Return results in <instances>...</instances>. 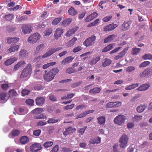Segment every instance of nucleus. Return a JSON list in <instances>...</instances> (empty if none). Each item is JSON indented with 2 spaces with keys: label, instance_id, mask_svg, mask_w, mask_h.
Segmentation results:
<instances>
[{
  "label": "nucleus",
  "instance_id": "obj_1",
  "mask_svg": "<svg viewBox=\"0 0 152 152\" xmlns=\"http://www.w3.org/2000/svg\"><path fill=\"white\" fill-rule=\"evenodd\" d=\"M62 49L61 47L57 48L52 47L48 49V51L45 54L42 56H39L36 58V60L37 61H40L43 58H45L49 57L52 54Z\"/></svg>",
  "mask_w": 152,
  "mask_h": 152
},
{
  "label": "nucleus",
  "instance_id": "obj_2",
  "mask_svg": "<svg viewBox=\"0 0 152 152\" xmlns=\"http://www.w3.org/2000/svg\"><path fill=\"white\" fill-rule=\"evenodd\" d=\"M59 71V69L55 68H53L47 73L44 75V79L47 82L52 80L54 78L55 75L58 74Z\"/></svg>",
  "mask_w": 152,
  "mask_h": 152
},
{
  "label": "nucleus",
  "instance_id": "obj_3",
  "mask_svg": "<svg viewBox=\"0 0 152 152\" xmlns=\"http://www.w3.org/2000/svg\"><path fill=\"white\" fill-rule=\"evenodd\" d=\"M126 119V117L123 115H120L115 117L114 119V123L116 124L122 126L124 124L125 120Z\"/></svg>",
  "mask_w": 152,
  "mask_h": 152
},
{
  "label": "nucleus",
  "instance_id": "obj_4",
  "mask_svg": "<svg viewBox=\"0 0 152 152\" xmlns=\"http://www.w3.org/2000/svg\"><path fill=\"white\" fill-rule=\"evenodd\" d=\"M31 65L30 64H27L26 68L22 71L20 75L21 78L29 77L32 71Z\"/></svg>",
  "mask_w": 152,
  "mask_h": 152
},
{
  "label": "nucleus",
  "instance_id": "obj_5",
  "mask_svg": "<svg viewBox=\"0 0 152 152\" xmlns=\"http://www.w3.org/2000/svg\"><path fill=\"white\" fill-rule=\"evenodd\" d=\"M129 138L125 134H124L119 140L120 147L122 148H125L128 145Z\"/></svg>",
  "mask_w": 152,
  "mask_h": 152
},
{
  "label": "nucleus",
  "instance_id": "obj_6",
  "mask_svg": "<svg viewBox=\"0 0 152 152\" xmlns=\"http://www.w3.org/2000/svg\"><path fill=\"white\" fill-rule=\"evenodd\" d=\"M41 38V35L37 33H36L31 35L28 38L27 41L30 43H36Z\"/></svg>",
  "mask_w": 152,
  "mask_h": 152
},
{
  "label": "nucleus",
  "instance_id": "obj_7",
  "mask_svg": "<svg viewBox=\"0 0 152 152\" xmlns=\"http://www.w3.org/2000/svg\"><path fill=\"white\" fill-rule=\"evenodd\" d=\"M96 40V37L93 35L86 39L83 42V44L86 47L91 46L94 44Z\"/></svg>",
  "mask_w": 152,
  "mask_h": 152
},
{
  "label": "nucleus",
  "instance_id": "obj_8",
  "mask_svg": "<svg viewBox=\"0 0 152 152\" xmlns=\"http://www.w3.org/2000/svg\"><path fill=\"white\" fill-rule=\"evenodd\" d=\"M42 149L41 144L39 143L34 142L30 147V149L32 152H37Z\"/></svg>",
  "mask_w": 152,
  "mask_h": 152
},
{
  "label": "nucleus",
  "instance_id": "obj_9",
  "mask_svg": "<svg viewBox=\"0 0 152 152\" xmlns=\"http://www.w3.org/2000/svg\"><path fill=\"white\" fill-rule=\"evenodd\" d=\"M147 75L151 76L152 75V66L151 67L145 69L140 74V76L142 77Z\"/></svg>",
  "mask_w": 152,
  "mask_h": 152
},
{
  "label": "nucleus",
  "instance_id": "obj_10",
  "mask_svg": "<svg viewBox=\"0 0 152 152\" xmlns=\"http://www.w3.org/2000/svg\"><path fill=\"white\" fill-rule=\"evenodd\" d=\"M22 32L25 34H29L32 31L31 26L28 24H23L21 28Z\"/></svg>",
  "mask_w": 152,
  "mask_h": 152
},
{
  "label": "nucleus",
  "instance_id": "obj_11",
  "mask_svg": "<svg viewBox=\"0 0 152 152\" xmlns=\"http://www.w3.org/2000/svg\"><path fill=\"white\" fill-rule=\"evenodd\" d=\"M63 33V31L61 28H57L54 35V39H57L61 36Z\"/></svg>",
  "mask_w": 152,
  "mask_h": 152
},
{
  "label": "nucleus",
  "instance_id": "obj_12",
  "mask_svg": "<svg viewBox=\"0 0 152 152\" xmlns=\"http://www.w3.org/2000/svg\"><path fill=\"white\" fill-rule=\"evenodd\" d=\"M117 27V25L113 23L110 24L105 26L103 28V31H112Z\"/></svg>",
  "mask_w": 152,
  "mask_h": 152
},
{
  "label": "nucleus",
  "instance_id": "obj_13",
  "mask_svg": "<svg viewBox=\"0 0 152 152\" xmlns=\"http://www.w3.org/2000/svg\"><path fill=\"white\" fill-rule=\"evenodd\" d=\"M97 15V13L96 12H94L88 16L85 19V21L86 22H90L96 17Z\"/></svg>",
  "mask_w": 152,
  "mask_h": 152
},
{
  "label": "nucleus",
  "instance_id": "obj_14",
  "mask_svg": "<svg viewBox=\"0 0 152 152\" xmlns=\"http://www.w3.org/2000/svg\"><path fill=\"white\" fill-rule=\"evenodd\" d=\"M17 59L18 58L16 57L11 58L6 60L5 61L4 64L7 66L10 65L17 61Z\"/></svg>",
  "mask_w": 152,
  "mask_h": 152
},
{
  "label": "nucleus",
  "instance_id": "obj_15",
  "mask_svg": "<svg viewBox=\"0 0 152 152\" xmlns=\"http://www.w3.org/2000/svg\"><path fill=\"white\" fill-rule=\"evenodd\" d=\"M7 94L5 92H2L0 93V102L4 103L7 99Z\"/></svg>",
  "mask_w": 152,
  "mask_h": 152
},
{
  "label": "nucleus",
  "instance_id": "obj_16",
  "mask_svg": "<svg viewBox=\"0 0 152 152\" xmlns=\"http://www.w3.org/2000/svg\"><path fill=\"white\" fill-rule=\"evenodd\" d=\"M111 60L107 58L103 59L102 62V65L103 67H105L110 65L111 63Z\"/></svg>",
  "mask_w": 152,
  "mask_h": 152
},
{
  "label": "nucleus",
  "instance_id": "obj_17",
  "mask_svg": "<svg viewBox=\"0 0 152 152\" xmlns=\"http://www.w3.org/2000/svg\"><path fill=\"white\" fill-rule=\"evenodd\" d=\"M7 43H16L19 40V39L18 38L10 37H9L7 39Z\"/></svg>",
  "mask_w": 152,
  "mask_h": 152
},
{
  "label": "nucleus",
  "instance_id": "obj_18",
  "mask_svg": "<svg viewBox=\"0 0 152 152\" xmlns=\"http://www.w3.org/2000/svg\"><path fill=\"white\" fill-rule=\"evenodd\" d=\"M93 111H94L93 110H89L85 111V112L82 113L80 114L77 115L76 117V119H77L78 118L84 117L87 114L92 113Z\"/></svg>",
  "mask_w": 152,
  "mask_h": 152
},
{
  "label": "nucleus",
  "instance_id": "obj_19",
  "mask_svg": "<svg viewBox=\"0 0 152 152\" xmlns=\"http://www.w3.org/2000/svg\"><path fill=\"white\" fill-rule=\"evenodd\" d=\"M101 138L99 137H97L94 139H91L89 140V143L90 144H98L100 143Z\"/></svg>",
  "mask_w": 152,
  "mask_h": 152
},
{
  "label": "nucleus",
  "instance_id": "obj_20",
  "mask_svg": "<svg viewBox=\"0 0 152 152\" xmlns=\"http://www.w3.org/2000/svg\"><path fill=\"white\" fill-rule=\"evenodd\" d=\"M78 28L77 27H74L70 29L66 32V35L67 37H69L74 34L77 30Z\"/></svg>",
  "mask_w": 152,
  "mask_h": 152
},
{
  "label": "nucleus",
  "instance_id": "obj_21",
  "mask_svg": "<svg viewBox=\"0 0 152 152\" xmlns=\"http://www.w3.org/2000/svg\"><path fill=\"white\" fill-rule=\"evenodd\" d=\"M77 40V39L76 37H74L71 40H69L68 43L66 44V46L68 48L71 47L76 43Z\"/></svg>",
  "mask_w": 152,
  "mask_h": 152
},
{
  "label": "nucleus",
  "instance_id": "obj_22",
  "mask_svg": "<svg viewBox=\"0 0 152 152\" xmlns=\"http://www.w3.org/2000/svg\"><path fill=\"white\" fill-rule=\"evenodd\" d=\"M149 85L148 84H144L142 85L139 87H138L137 90L139 91H145L147 90L149 88Z\"/></svg>",
  "mask_w": 152,
  "mask_h": 152
},
{
  "label": "nucleus",
  "instance_id": "obj_23",
  "mask_svg": "<svg viewBox=\"0 0 152 152\" xmlns=\"http://www.w3.org/2000/svg\"><path fill=\"white\" fill-rule=\"evenodd\" d=\"M139 85V83L133 84L129 86H126L125 89L126 90H130L137 87Z\"/></svg>",
  "mask_w": 152,
  "mask_h": 152
},
{
  "label": "nucleus",
  "instance_id": "obj_24",
  "mask_svg": "<svg viewBox=\"0 0 152 152\" xmlns=\"http://www.w3.org/2000/svg\"><path fill=\"white\" fill-rule=\"evenodd\" d=\"M19 55L20 58H23L27 57L28 53L25 50L22 49L20 51Z\"/></svg>",
  "mask_w": 152,
  "mask_h": 152
},
{
  "label": "nucleus",
  "instance_id": "obj_25",
  "mask_svg": "<svg viewBox=\"0 0 152 152\" xmlns=\"http://www.w3.org/2000/svg\"><path fill=\"white\" fill-rule=\"evenodd\" d=\"M74 58L71 56H69L64 59L61 61V64L63 65L69 63Z\"/></svg>",
  "mask_w": 152,
  "mask_h": 152
},
{
  "label": "nucleus",
  "instance_id": "obj_26",
  "mask_svg": "<svg viewBox=\"0 0 152 152\" xmlns=\"http://www.w3.org/2000/svg\"><path fill=\"white\" fill-rule=\"evenodd\" d=\"M45 102V99L43 97H39L37 98L36 102L37 105L41 106Z\"/></svg>",
  "mask_w": 152,
  "mask_h": 152
},
{
  "label": "nucleus",
  "instance_id": "obj_27",
  "mask_svg": "<svg viewBox=\"0 0 152 152\" xmlns=\"http://www.w3.org/2000/svg\"><path fill=\"white\" fill-rule=\"evenodd\" d=\"M19 48V46L18 45H16L15 46H12L8 49V51L9 52L11 53L12 52H15L17 51Z\"/></svg>",
  "mask_w": 152,
  "mask_h": 152
},
{
  "label": "nucleus",
  "instance_id": "obj_28",
  "mask_svg": "<svg viewBox=\"0 0 152 152\" xmlns=\"http://www.w3.org/2000/svg\"><path fill=\"white\" fill-rule=\"evenodd\" d=\"M28 112V110L25 107L20 108L19 110V113L20 115H24Z\"/></svg>",
  "mask_w": 152,
  "mask_h": 152
},
{
  "label": "nucleus",
  "instance_id": "obj_29",
  "mask_svg": "<svg viewBox=\"0 0 152 152\" xmlns=\"http://www.w3.org/2000/svg\"><path fill=\"white\" fill-rule=\"evenodd\" d=\"M146 108V106L144 104H140L137 106L136 109L137 111L139 113L143 112Z\"/></svg>",
  "mask_w": 152,
  "mask_h": 152
},
{
  "label": "nucleus",
  "instance_id": "obj_30",
  "mask_svg": "<svg viewBox=\"0 0 152 152\" xmlns=\"http://www.w3.org/2000/svg\"><path fill=\"white\" fill-rule=\"evenodd\" d=\"M115 37V35H111L108 37L105 38L104 39V42L105 43H107L113 40Z\"/></svg>",
  "mask_w": 152,
  "mask_h": 152
},
{
  "label": "nucleus",
  "instance_id": "obj_31",
  "mask_svg": "<svg viewBox=\"0 0 152 152\" xmlns=\"http://www.w3.org/2000/svg\"><path fill=\"white\" fill-rule=\"evenodd\" d=\"M28 138L26 136L22 137L20 139V142L22 144H25L28 141Z\"/></svg>",
  "mask_w": 152,
  "mask_h": 152
},
{
  "label": "nucleus",
  "instance_id": "obj_32",
  "mask_svg": "<svg viewBox=\"0 0 152 152\" xmlns=\"http://www.w3.org/2000/svg\"><path fill=\"white\" fill-rule=\"evenodd\" d=\"M56 64V62H53L50 63H48L46 64H45L42 66L43 69H45L48 68L49 67L53 66L55 65Z\"/></svg>",
  "mask_w": 152,
  "mask_h": 152
},
{
  "label": "nucleus",
  "instance_id": "obj_33",
  "mask_svg": "<svg viewBox=\"0 0 152 152\" xmlns=\"http://www.w3.org/2000/svg\"><path fill=\"white\" fill-rule=\"evenodd\" d=\"M114 46V45L113 44H110L105 47L102 49L103 52H106L113 48Z\"/></svg>",
  "mask_w": 152,
  "mask_h": 152
},
{
  "label": "nucleus",
  "instance_id": "obj_34",
  "mask_svg": "<svg viewBox=\"0 0 152 152\" xmlns=\"http://www.w3.org/2000/svg\"><path fill=\"white\" fill-rule=\"evenodd\" d=\"M129 24L125 22L122 24L121 28L122 30L125 31L128 29L129 28Z\"/></svg>",
  "mask_w": 152,
  "mask_h": 152
},
{
  "label": "nucleus",
  "instance_id": "obj_35",
  "mask_svg": "<svg viewBox=\"0 0 152 152\" xmlns=\"http://www.w3.org/2000/svg\"><path fill=\"white\" fill-rule=\"evenodd\" d=\"M100 90V89L99 88H94L90 89L89 91V92L91 94L98 93L99 92Z\"/></svg>",
  "mask_w": 152,
  "mask_h": 152
},
{
  "label": "nucleus",
  "instance_id": "obj_36",
  "mask_svg": "<svg viewBox=\"0 0 152 152\" xmlns=\"http://www.w3.org/2000/svg\"><path fill=\"white\" fill-rule=\"evenodd\" d=\"M100 57L99 56L92 58L90 63V64L92 65L96 64L100 60Z\"/></svg>",
  "mask_w": 152,
  "mask_h": 152
},
{
  "label": "nucleus",
  "instance_id": "obj_37",
  "mask_svg": "<svg viewBox=\"0 0 152 152\" xmlns=\"http://www.w3.org/2000/svg\"><path fill=\"white\" fill-rule=\"evenodd\" d=\"M4 18L6 20L10 21L13 19V15L12 14H8L4 16Z\"/></svg>",
  "mask_w": 152,
  "mask_h": 152
},
{
  "label": "nucleus",
  "instance_id": "obj_38",
  "mask_svg": "<svg viewBox=\"0 0 152 152\" xmlns=\"http://www.w3.org/2000/svg\"><path fill=\"white\" fill-rule=\"evenodd\" d=\"M98 123L100 124H103L105 121V118L103 116H100L97 118Z\"/></svg>",
  "mask_w": 152,
  "mask_h": 152
},
{
  "label": "nucleus",
  "instance_id": "obj_39",
  "mask_svg": "<svg viewBox=\"0 0 152 152\" xmlns=\"http://www.w3.org/2000/svg\"><path fill=\"white\" fill-rule=\"evenodd\" d=\"M68 12L69 15L73 16L77 13V12L75 11L72 7H70L68 10Z\"/></svg>",
  "mask_w": 152,
  "mask_h": 152
},
{
  "label": "nucleus",
  "instance_id": "obj_40",
  "mask_svg": "<svg viewBox=\"0 0 152 152\" xmlns=\"http://www.w3.org/2000/svg\"><path fill=\"white\" fill-rule=\"evenodd\" d=\"M45 46V45L44 44H40L36 47V51L38 52L42 51L44 48Z\"/></svg>",
  "mask_w": 152,
  "mask_h": 152
},
{
  "label": "nucleus",
  "instance_id": "obj_41",
  "mask_svg": "<svg viewBox=\"0 0 152 152\" xmlns=\"http://www.w3.org/2000/svg\"><path fill=\"white\" fill-rule=\"evenodd\" d=\"M135 69V67L133 66H129L126 69V72L128 73H130L134 71Z\"/></svg>",
  "mask_w": 152,
  "mask_h": 152
},
{
  "label": "nucleus",
  "instance_id": "obj_42",
  "mask_svg": "<svg viewBox=\"0 0 152 152\" xmlns=\"http://www.w3.org/2000/svg\"><path fill=\"white\" fill-rule=\"evenodd\" d=\"M8 94L10 97L16 96L17 94L16 91L14 89H11L9 92Z\"/></svg>",
  "mask_w": 152,
  "mask_h": 152
},
{
  "label": "nucleus",
  "instance_id": "obj_43",
  "mask_svg": "<svg viewBox=\"0 0 152 152\" xmlns=\"http://www.w3.org/2000/svg\"><path fill=\"white\" fill-rule=\"evenodd\" d=\"M43 111V109L41 108H38L35 109L33 111V113L34 114H39L42 113Z\"/></svg>",
  "mask_w": 152,
  "mask_h": 152
},
{
  "label": "nucleus",
  "instance_id": "obj_44",
  "mask_svg": "<svg viewBox=\"0 0 152 152\" xmlns=\"http://www.w3.org/2000/svg\"><path fill=\"white\" fill-rule=\"evenodd\" d=\"M141 49L137 48H133L132 49V53L133 55H136L140 51Z\"/></svg>",
  "mask_w": 152,
  "mask_h": 152
},
{
  "label": "nucleus",
  "instance_id": "obj_45",
  "mask_svg": "<svg viewBox=\"0 0 152 152\" xmlns=\"http://www.w3.org/2000/svg\"><path fill=\"white\" fill-rule=\"evenodd\" d=\"M142 58L145 60H151L152 59V55L150 54H147L144 55Z\"/></svg>",
  "mask_w": 152,
  "mask_h": 152
},
{
  "label": "nucleus",
  "instance_id": "obj_46",
  "mask_svg": "<svg viewBox=\"0 0 152 152\" xmlns=\"http://www.w3.org/2000/svg\"><path fill=\"white\" fill-rule=\"evenodd\" d=\"M72 19L68 18L64 20L62 22V24L65 26H66L69 24L72 21Z\"/></svg>",
  "mask_w": 152,
  "mask_h": 152
},
{
  "label": "nucleus",
  "instance_id": "obj_47",
  "mask_svg": "<svg viewBox=\"0 0 152 152\" xmlns=\"http://www.w3.org/2000/svg\"><path fill=\"white\" fill-rule=\"evenodd\" d=\"M53 144V142L52 141H48L44 143L43 145L45 148H48L51 146Z\"/></svg>",
  "mask_w": 152,
  "mask_h": 152
},
{
  "label": "nucleus",
  "instance_id": "obj_48",
  "mask_svg": "<svg viewBox=\"0 0 152 152\" xmlns=\"http://www.w3.org/2000/svg\"><path fill=\"white\" fill-rule=\"evenodd\" d=\"M61 20V18H56L52 22V24L53 25H56L58 24Z\"/></svg>",
  "mask_w": 152,
  "mask_h": 152
},
{
  "label": "nucleus",
  "instance_id": "obj_49",
  "mask_svg": "<svg viewBox=\"0 0 152 152\" xmlns=\"http://www.w3.org/2000/svg\"><path fill=\"white\" fill-rule=\"evenodd\" d=\"M150 64V62L149 61H145L142 62L139 65V67L141 68L142 67H145L148 65Z\"/></svg>",
  "mask_w": 152,
  "mask_h": 152
},
{
  "label": "nucleus",
  "instance_id": "obj_50",
  "mask_svg": "<svg viewBox=\"0 0 152 152\" xmlns=\"http://www.w3.org/2000/svg\"><path fill=\"white\" fill-rule=\"evenodd\" d=\"M26 102L28 105L32 106L34 104V101L32 99H29L26 100Z\"/></svg>",
  "mask_w": 152,
  "mask_h": 152
},
{
  "label": "nucleus",
  "instance_id": "obj_51",
  "mask_svg": "<svg viewBox=\"0 0 152 152\" xmlns=\"http://www.w3.org/2000/svg\"><path fill=\"white\" fill-rule=\"evenodd\" d=\"M58 121L57 119H56L54 118H49L47 121V123L48 124H53L55 123Z\"/></svg>",
  "mask_w": 152,
  "mask_h": 152
},
{
  "label": "nucleus",
  "instance_id": "obj_52",
  "mask_svg": "<svg viewBox=\"0 0 152 152\" xmlns=\"http://www.w3.org/2000/svg\"><path fill=\"white\" fill-rule=\"evenodd\" d=\"M128 50V48H126L118 54L121 58H122L124 57V56Z\"/></svg>",
  "mask_w": 152,
  "mask_h": 152
},
{
  "label": "nucleus",
  "instance_id": "obj_53",
  "mask_svg": "<svg viewBox=\"0 0 152 152\" xmlns=\"http://www.w3.org/2000/svg\"><path fill=\"white\" fill-rule=\"evenodd\" d=\"M52 30L51 28H49L46 30L45 32V36H49L52 33Z\"/></svg>",
  "mask_w": 152,
  "mask_h": 152
},
{
  "label": "nucleus",
  "instance_id": "obj_54",
  "mask_svg": "<svg viewBox=\"0 0 152 152\" xmlns=\"http://www.w3.org/2000/svg\"><path fill=\"white\" fill-rule=\"evenodd\" d=\"M148 143L146 141H143L142 143L140 145V148H145L148 146Z\"/></svg>",
  "mask_w": 152,
  "mask_h": 152
},
{
  "label": "nucleus",
  "instance_id": "obj_55",
  "mask_svg": "<svg viewBox=\"0 0 152 152\" xmlns=\"http://www.w3.org/2000/svg\"><path fill=\"white\" fill-rule=\"evenodd\" d=\"M113 104V102H109L106 104L105 107L107 108L114 107Z\"/></svg>",
  "mask_w": 152,
  "mask_h": 152
},
{
  "label": "nucleus",
  "instance_id": "obj_56",
  "mask_svg": "<svg viewBox=\"0 0 152 152\" xmlns=\"http://www.w3.org/2000/svg\"><path fill=\"white\" fill-rule=\"evenodd\" d=\"M9 87V84L7 83H3L1 84V87L4 90H7Z\"/></svg>",
  "mask_w": 152,
  "mask_h": 152
},
{
  "label": "nucleus",
  "instance_id": "obj_57",
  "mask_svg": "<svg viewBox=\"0 0 152 152\" xmlns=\"http://www.w3.org/2000/svg\"><path fill=\"white\" fill-rule=\"evenodd\" d=\"M112 18V16L111 15L108 16L104 18L102 20L104 22H107L109 21Z\"/></svg>",
  "mask_w": 152,
  "mask_h": 152
},
{
  "label": "nucleus",
  "instance_id": "obj_58",
  "mask_svg": "<svg viewBox=\"0 0 152 152\" xmlns=\"http://www.w3.org/2000/svg\"><path fill=\"white\" fill-rule=\"evenodd\" d=\"M114 107H118L120 106L121 105V102H113Z\"/></svg>",
  "mask_w": 152,
  "mask_h": 152
},
{
  "label": "nucleus",
  "instance_id": "obj_59",
  "mask_svg": "<svg viewBox=\"0 0 152 152\" xmlns=\"http://www.w3.org/2000/svg\"><path fill=\"white\" fill-rule=\"evenodd\" d=\"M76 72L75 70H74L72 68H68L66 70V73L71 74L72 73L74 72Z\"/></svg>",
  "mask_w": 152,
  "mask_h": 152
},
{
  "label": "nucleus",
  "instance_id": "obj_60",
  "mask_svg": "<svg viewBox=\"0 0 152 152\" xmlns=\"http://www.w3.org/2000/svg\"><path fill=\"white\" fill-rule=\"evenodd\" d=\"M74 105L73 104L70 105H67L64 107V109L66 110L71 109L74 107Z\"/></svg>",
  "mask_w": 152,
  "mask_h": 152
},
{
  "label": "nucleus",
  "instance_id": "obj_61",
  "mask_svg": "<svg viewBox=\"0 0 152 152\" xmlns=\"http://www.w3.org/2000/svg\"><path fill=\"white\" fill-rule=\"evenodd\" d=\"M41 132V130L38 129L34 131L33 132V134L35 136H39Z\"/></svg>",
  "mask_w": 152,
  "mask_h": 152
},
{
  "label": "nucleus",
  "instance_id": "obj_62",
  "mask_svg": "<svg viewBox=\"0 0 152 152\" xmlns=\"http://www.w3.org/2000/svg\"><path fill=\"white\" fill-rule=\"evenodd\" d=\"M29 93V91L25 89L23 90L21 92V94L23 96L27 95Z\"/></svg>",
  "mask_w": 152,
  "mask_h": 152
},
{
  "label": "nucleus",
  "instance_id": "obj_63",
  "mask_svg": "<svg viewBox=\"0 0 152 152\" xmlns=\"http://www.w3.org/2000/svg\"><path fill=\"white\" fill-rule=\"evenodd\" d=\"M81 50V48L80 47H77L74 48L72 50V51L74 53L77 52Z\"/></svg>",
  "mask_w": 152,
  "mask_h": 152
},
{
  "label": "nucleus",
  "instance_id": "obj_64",
  "mask_svg": "<svg viewBox=\"0 0 152 152\" xmlns=\"http://www.w3.org/2000/svg\"><path fill=\"white\" fill-rule=\"evenodd\" d=\"M58 150V146L56 145L52 149L51 152H57Z\"/></svg>",
  "mask_w": 152,
  "mask_h": 152
}]
</instances>
